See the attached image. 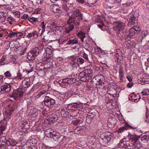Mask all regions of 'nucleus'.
<instances>
[{"label": "nucleus", "mask_w": 149, "mask_h": 149, "mask_svg": "<svg viewBox=\"0 0 149 149\" xmlns=\"http://www.w3.org/2000/svg\"><path fill=\"white\" fill-rule=\"evenodd\" d=\"M82 19V14L79 10L76 9L73 11L72 14L70 16L68 22L73 24L75 26H77L79 24L80 22Z\"/></svg>", "instance_id": "obj_1"}, {"label": "nucleus", "mask_w": 149, "mask_h": 149, "mask_svg": "<svg viewBox=\"0 0 149 149\" xmlns=\"http://www.w3.org/2000/svg\"><path fill=\"white\" fill-rule=\"evenodd\" d=\"M105 82L104 77L101 74L96 75L91 80L93 86L97 88L98 90L102 88V86H104Z\"/></svg>", "instance_id": "obj_2"}, {"label": "nucleus", "mask_w": 149, "mask_h": 149, "mask_svg": "<svg viewBox=\"0 0 149 149\" xmlns=\"http://www.w3.org/2000/svg\"><path fill=\"white\" fill-rule=\"evenodd\" d=\"M50 138H53L55 141H57L61 144L66 143V137L55 131H52V136Z\"/></svg>", "instance_id": "obj_3"}, {"label": "nucleus", "mask_w": 149, "mask_h": 149, "mask_svg": "<svg viewBox=\"0 0 149 149\" xmlns=\"http://www.w3.org/2000/svg\"><path fill=\"white\" fill-rule=\"evenodd\" d=\"M112 134L110 132H106L102 133L100 135L101 141L104 145L107 144L112 138Z\"/></svg>", "instance_id": "obj_4"}, {"label": "nucleus", "mask_w": 149, "mask_h": 149, "mask_svg": "<svg viewBox=\"0 0 149 149\" xmlns=\"http://www.w3.org/2000/svg\"><path fill=\"white\" fill-rule=\"evenodd\" d=\"M118 146H119L120 147L127 149H131L134 146L133 144H132L129 140H127L126 138L122 139L118 144Z\"/></svg>", "instance_id": "obj_5"}, {"label": "nucleus", "mask_w": 149, "mask_h": 149, "mask_svg": "<svg viewBox=\"0 0 149 149\" xmlns=\"http://www.w3.org/2000/svg\"><path fill=\"white\" fill-rule=\"evenodd\" d=\"M8 109L5 111V114L4 115V118L6 120L7 119H10L11 118V116L15 110V106L13 104H10L8 105Z\"/></svg>", "instance_id": "obj_6"}, {"label": "nucleus", "mask_w": 149, "mask_h": 149, "mask_svg": "<svg viewBox=\"0 0 149 149\" xmlns=\"http://www.w3.org/2000/svg\"><path fill=\"white\" fill-rule=\"evenodd\" d=\"M39 50L38 47H35L27 54V58L30 60H33L38 54Z\"/></svg>", "instance_id": "obj_7"}, {"label": "nucleus", "mask_w": 149, "mask_h": 149, "mask_svg": "<svg viewBox=\"0 0 149 149\" xmlns=\"http://www.w3.org/2000/svg\"><path fill=\"white\" fill-rule=\"evenodd\" d=\"M116 24L113 27V29L118 34L121 32L123 33L125 26V24L121 22H119L116 23Z\"/></svg>", "instance_id": "obj_8"}, {"label": "nucleus", "mask_w": 149, "mask_h": 149, "mask_svg": "<svg viewBox=\"0 0 149 149\" xmlns=\"http://www.w3.org/2000/svg\"><path fill=\"white\" fill-rule=\"evenodd\" d=\"M60 81L62 83V86H65L68 85L73 84L76 81V79L72 77L67 78L60 80Z\"/></svg>", "instance_id": "obj_9"}, {"label": "nucleus", "mask_w": 149, "mask_h": 149, "mask_svg": "<svg viewBox=\"0 0 149 149\" xmlns=\"http://www.w3.org/2000/svg\"><path fill=\"white\" fill-rule=\"evenodd\" d=\"M78 78L81 81L86 82L91 79L92 77L91 76H88L83 70L79 74Z\"/></svg>", "instance_id": "obj_10"}, {"label": "nucleus", "mask_w": 149, "mask_h": 149, "mask_svg": "<svg viewBox=\"0 0 149 149\" xmlns=\"http://www.w3.org/2000/svg\"><path fill=\"white\" fill-rule=\"evenodd\" d=\"M22 89V88H18L14 91L13 95L14 99L19 100L23 96V92Z\"/></svg>", "instance_id": "obj_11"}, {"label": "nucleus", "mask_w": 149, "mask_h": 149, "mask_svg": "<svg viewBox=\"0 0 149 149\" xmlns=\"http://www.w3.org/2000/svg\"><path fill=\"white\" fill-rule=\"evenodd\" d=\"M44 102L45 105L48 107L54 105L55 102L54 100L47 96L45 97Z\"/></svg>", "instance_id": "obj_12"}, {"label": "nucleus", "mask_w": 149, "mask_h": 149, "mask_svg": "<svg viewBox=\"0 0 149 149\" xmlns=\"http://www.w3.org/2000/svg\"><path fill=\"white\" fill-rule=\"evenodd\" d=\"M11 90V86L9 84H6L0 87V92L7 93L9 92Z\"/></svg>", "instance_id": "obj_13"}, {"label": "nucleus", "mask_w": 149, "mask_h": 149, "mask_svg": "<svg viewBox=\"0 0 149 149\" xmlns=\"http://www.w3.org/2000/svg\"><path fill=\"white\" fill-rule=\"evenodd\" d=\"M4 141H3L4 143L6 144L8 146H14L17 144V142L15 140L9 138L7 139L5 137H3Z\"/></svg>", "instance_id": "obj_14"}, {"label": "nucleus", "mask_w": 149, "mask_h": 149, "mask_svg": "<svg viewBox=\"0 0 149 149\" xmlns=\"http://www.w3.org/2000/svg\"><path fill=\"white\" fill-rule=\"evenodd\" d=\"M140 138V136H137L134 134L130 135L129 140L134 146L135 144L138 142Z\"/></svg>", "instance_id": "obj_15"}, {"label": "nucleus", "mask_w": 149, "mask_h": 149, "mask_svg": "<svg viewBox=\"0 0 149 149\" xmlns=\"http://www.w3.org/2000/svg\"><path fill=\"white\" fill-rule=\"evenodd\" d=\"M50 10L55 13H61L62 12V10L60 9V7L57 4H54L50 6Z\"/></svg>", "instance_id": "obj_16"}, {"label": "nucleus", "mask_w": 149, "mask_h": 149, "mask_svg": "<svg viewBox=\"0 0 149 149\" xmlns=\"http://www.w3.org/2000/svg\"><path fill=\"white\" fill-rule=\"evenodd\" d=\"M79 104L74 103L68 105L67 108L69 110L75 111L79 108Z\"/></svg>", "instance_id": "obj_17"}, {"label": "nucleus", "mask_w": 149, "mask_h": 149, "mask_svg": "<svg viewBox=\"0 0 149 149\" xmlns=\"http://www.w3.org/2000/svg\"><path fill=\"white\" fill-rule=\"evenodd\" d=\"M67 24L68 25L65 29V33H69L70 31H72L74 29V25L73 24L68 23V20L67 21Z\"/></svg>", "instance_id": "obj_18"}, {"label": "nucleus", "mask_w": 149, "mask_h": 149, "mask_svg": "<svg viewBox=\"0 0 149 149\" xmlns=\"http://www.w3.org/2000/svg\"><path fill=\"white\" fill-rule=\"evenodd\" d=\"M139 97L138 98L139 100H138L136 98V97H137V95L134 94V93L133 94H131L129 96V100L131 101H134L135 102H136L139 100L141 99V97L139 95Z\"/></svg>", "instance_id": "obj_19"}, {"label": "nucleus", "mask_w": 149, "mask_h": 149, "mask_svg": "<svg viewBox=\"0 0 149 149\" xmlns=\"http://www.w3.org/2000/svg\"><path fill=\"white\" fill-rule=\"evenodd\" d=\"M78 40L77 38H75L73 39H70L65 44V45H73L78 43Z\"/></svg>", "instance_id": "obj_20"}, {"label": "nucleus", "mask_w": 149, "mask_h": 149, "mask_svg": "<svg viewBox=\"0 0 149 149\" xmlns=\"http://www.w3.org/2000/svg\"><path fill=\"white\" fill-rule=\"evenodd\" d=\"M137 20L138 17H135L134 15L133 16L130 17L128 22V24L129 25L134 24L136 23H137Z\"/></svg>", "instance_id": "obj_21"}, {"label": "nucleus", "mask_w": 149, "mask_h": 149, "mask_svg": "<svg viewBox=\"0 0 149 149\" xmlns=\"http://www.w3.org/2000/svg\"><path fill=\"white\" fill-rule=\"evenodd\" d=\"M135 29H134V27H133L130 29L129 30V33L128 34L125 35V36H127L128 37L130 38H133V36L135 35L136 32L135 31Z\"/></svg>", "instance_id": "obj_22"}, {"label": "nucleus", "mask_w": 149, "mask_h": 149, "mask_svg": "<svg viewBox=\"0 0 149 149\" xmlns=\"http://www.w3.org/2000/svg\"><path fill=\"white\" fill-rule=\"evenodd\" d=\"M32 36L35 38H37L38 37V32L36 31H33L32 32L29 33L27 36V37L29 38H31Z\"/></svg>", "instance_id": "obj_23"}, {"label": "nucleus", "mask_w": 149, "mask_h": 149, "mask_svg": "<svg viewBox=\"0 0 149 149\" xmlns=\"http://www.w3.org/2000/svg\"><path fill=\"white\" fill-rule=\"evenodd\" d=\"M52 58L53 56H49L44 54L42 58V60L43 61L49 62L51 61Z\"/></svg>", "instance_id": "obj_24"}, {"label": "nucleus", "mask_w": 149, "mask_h": 149, "mask_svg": "<svg viewBox=\"0 0 149 149\" xmlns=\"http://www.w3.org/2000/svg\"><path fill=\"white\" fill-rule=\"evenodd\" d=\"M46 26H47V27H49V25H48L47 22H46L45 23H44V21L41 22V24L40 26L41 27V28H42V34L45 31Z\"/></svg>", "instance_id": "obj_25"}, {"label": "nucleus", "mask_w": 149, "mask_h": 149, "mask_svg": "<svg viewBox=\"0 0 149 149\" xmlns=\"http://www.w3.org/2000/svg\"><path fill=\"white\" fill-rule=\"evenodd\" d=\"M118 3H116L111 4L110 6H108L107 8L108 9H112V10H113L115 9H117L120 6L119 5H118Z\"/></svg>", "instance_id": "obj_26"}, {"label": "nucleus", "mask_w": 149, "mask_h": 149, "mask_svg": "<svg viewBox=\"0 0 149 149\" xmlns=\"http://www.w3.org/2000/svg\"><path fill=\"white\" fill-rule=\"evenodd\" d=\"M48 25H49L50 27L52 29L56 28L57 27L56 23L54 21L49 20L47 22Z\"/></svg>", "instance_id": "obj_27"}, {"label": "nucleus", "mask_w": 149, "mask_h": 149, "mask_svg": "<svg viewBox=\"0 0 149 149\" xmlns=\"http://www.w3.org/2000/svg\"><path fill=\"white\" fill-rule=\"evenodd\" d=\"M123 68L122 67L120 66V67L119 71V77L121 81H123V77L124 74L123 73Z\"/></svg>", "instance_id": "obj_28"}, {"label": "nucleus", "mask_w": 149, "mask_h": 149, "mask_svg": "<svg viewBox=\"0 0 149 149\" xmlns=\"http://www.w3.org/2000/svg\"><path fill=\"white\" fill-rule=\"evenodd\" d=\"M31 82L26 81H23L22 83L23 87L24 88H28L30 86Z\"/></svg>", "instance_id": "obj_29"}, {"label": "nucleus", "mask_w": 149, "mask_h": 149, "mask_svg": "<svg viewBox=\"0 0 149 149\" xmlns=\"http://www.w3.org/2000/svg\"><path fill=\"white\" fill-rule=\"evenodd\" d=\"M141 141L143 143H146L149 141V135H145L141 139Z\"/></svg>", "instance_id": "obj_30"}, {"label": "nucleus", "mask_w": 149, "mask_h": 149, "mask_svg": "<svg viewBox=\"0 0 149 149\" xmlns=\"http://www.w3.org/2000/svg\"><path fill=\"white\" fill-rule=\"evenodd\" d=\"M46 54H45L49 56H53V54L54 52L52 50L49 48H47L46 49L45 51Z\"/></svg>", "instance_id": "obj_31"}, {"label": "nucleus", "mask_w": 149, "mask_h": 149, "mask_svg": "<svg viewBox=\"0 0 149 149\" xmlns=\"http://www.w3.org/2000/svg\"><path fill=\"white\" fill-rule=\"evenodd\" d=\"M134 146L135 149H145V148L144 147H143L142 144L137 142Z\"/></svg>", "instance_id": "obj_32"}, {"label": "nucleus", "mask_w": 149, "mask_h": 149, "mask_svg": "<svg viewBox=\"0 0 149 149\" xmlns=\"http://www.w3.org/2000/svg\"><path fill=\"white\" fill-rule=\"evenodd\" d=\"M52 131L50 129H48L46 130L45 131V134L49 138H51L52 136Z\"/></svg>", "instance_id": "obj_33"}, {"label": "nucleus", "mask_w": 149, "mask_h": 149, "mask_svg": "<svg viewBox=\"0 0 149 149\" xmlns=\"http://www.w3.org/2000/svg\"><path fill=\"white\" fill-rule=\"evenodd\" d=\"M84 71L88 76H91L92 77V74L93 73V71L92 69L91 68L87 69Z\"/></svg>", "instance_id": "obj_34"}, {"label": "nucleus", "mask_w": 149, "mask_h": 149, "mask_svg": "<svg viewBox=\"0 0 149 149\" xmlns=\"http://www.w3.org/2000/svg\"><path fill=\"white\" fill-rule=\"evenodd\" d=\"M37 142V140L35 139H32L30 140L29 141L31 145L32 146H35V145L36 144Z\"/></svg>", "instance_id": "obj_35"}, {"label": "nucleus", "mask_w": 149, "mask_h": 149, "mask_svg": "<svg viewBox=\"0 0 149 149\" xmlns=\"http://www.w3.org/2000/svg\"><path fill=\"white\" fill-rule=\"evenodd\" d=\"M4 75L6 77L9 79L12 78V74L10 72L8 71H6L4 73Z\"/></svg>", "instance_id": "obj_36"}, {"label": "nucleus", "mask_w": 149, "mask_h": 149, "mask_svg": "<svg viewBox=\"0 0 149 149\" xmlns=\"http://www.w3.org/2000/svg\"><path fill=\"white\" fill-rule=\"evenodd\" d=\"M107 2L110 4H113L116 3H119L120 0H106Z\"/></svg>", "instance_id": "obj_37"}, {"label": "nucleus", "mask_w": 149, "mask_h": 149, "mask_svg": "<svg viewBox=\"0 0 149 149\" xmlns=\"http://www.w3.org/2000/svg\"><path fill=\"white\" fill-rule=\"evenodd\" d=\"M7 17L5 15L0 14V22H4L6 20Z\"/></svg>", "instance_id": "obj_38"}, {"label": "nucleus", "mask_w": 149, "mask_h": 149, "mask_svg": "<svg viewBox=\"0 0 149 149\" xmlns=\"http://www.w3.org/2000/svg\"><path fill=\"white\" fill-rule=\"evenodd\" d=\"M141 35L144 38L149 36V32L148 31L145 30L142 31Z\"/></svg>", "instance_id": "obj_39"}, {"label": "nucleus", "mask_w": 149, "mask_h": 149, "mask_svg": "<svg viewBox=\"0 0 149 149\" xmlns=\"http://www.w3.org/2000/svg\"><path fill=\"white\" fill-rule=\"evenodd\" d=\"M93 119V117H91V115H88L86 118V121L88 123H90Z\"/></svg>", "instance_id": "obj_40"}, {"label": "nucleus", "mask_w": 149, "mask_h": 149, "mask_svg": "<svg viewBox=\"0 0 149 149\" xmlns=\"http://www.w3.org/2000/svg\"><path fill=\"white\" fill-rule=\"evenodd\" d=\"M116 56L117 59L121 60L123 59V56H122V54L121 52H120L119 53H116Z\"/></svg>", "instance_id": "obj_41"}, {"label": "nucleus", "mask_w": 149, "mask_h": 149, "mask_svg": "<svg viewBox=\"0 0 149 149\" xmlns=\"http://www.w3.org/2000/svg\"><path fill=\"white\" fill-rule=\"evenodd\" d=\"M50 116L53 118L52 120H53V121H54V122L55 121H56L58 119V116L54 114L50 115Z\"/></svg>", "instance_id": "obj_42"}, {"label": "nucleus", "mask_w": 149, "mask_h": 149, "mask_svg": "<svg viewBox=\"0 0 149 149\" xmlns=\"http://www.w3.org/2000/svg\"><path fill=\"white\" fill-rule=\"evenodd\" d=\"M133 4V2L132 1H127L126 3L123 4L124 6H131Z\"/></svg>", "instance_id": "obj_43"}, {"label": "nucleus", "mask_w": 149, "mask_h": 149, "mask_svg": "<svg viewBox=\"0 0 149 149\" xmlns=\"http://www.w3.org/2000/svg\"><path fill=\"white\" fill-rule=\"evenodd\" d=\"M127 129V127L124 126L123 127H121L117 130V132L118 133H121L123 132L124 130H126Z\"/></svg>", "instance_id": "obj_44"}, {"label": "nucleus", "mask_w": 149, "mask_h": 149, "mask_svg": "<svg viewBox=\"0 0 149 149\" xmlns=\"http://www.w3.org/2000/svg\"><path fill=\"white\" fill-rule=\"evenodd\" d=\"M6 126L5 125H2L0 127V134H2L3 132L5 130Z\"/></svg>", "instance_id": "obj_45"}, {"label": "nucleus", "mask_w": 149, "mask_h": 149, "mask_svg": "<svg viewBox=\"0 0 149 149\" xmlns=\"http://www.w3.org/2000/svg\"><path fill=\"white\" fill-rule=\"evenodd\" d=\"M42 9L40 8H38L35 9L33 13V14H37L38 13H40L41 12V11Z\"/></svg>", "instance_id": "obj_46"}, {"label": "nucleus", "mask_w": 149, "mask_h": 149, "mask_svg": "<svg viewBox=\"0 0 149 149\" xmlns=\"http://www.w3.org/2000/svg\"><path fill=\"white\" fill-rule=\"evenodd\" d=\"M15 19H13V18L10 17H8L7 19V21H8L9 23L10 24H12L13 22H15Z\"/></svg>", "instance_id": "obj_47"}, {"label": "nucleus", "mask_w": 149, "mask_h": 149, "mask_svg": "<svg viewBox=\"0 0 149 149\" xmlns=\"http://www.w3.org/2000/svg\"><path fill=\"white\" fill-rule=\"evenodd\" d=\"M78 36L80 37V38L83 37L84 38L85 37V34L84 32H79L77 34Z\"/></svg>", "instance_id": "obj_48"}, {"label": "nucleus", "mask_w": 149, "mask_h": 149, "mask_svg": "<svg viewBox=\"0 0 149 149\" xmlns=\"http://www.w3.org/2000/svg\"><path fill=\"white\" fill-rule=\"evenodd\" d=\"M29 21L32 23L37 22L38 20L36 18L34 17L30 18L29 19Z\"/></svg>", "instance_id": "obj_49"}, {"label": "nucleus", "mask_w": 149, "mask_h": 149, "mask_svg": "<svg viewBox=\"0 0 149 149\" xmlns=\"http://www.w3.org/2000/svg\"><path fill=\"white\" fill-rule=\"evenodd\" d=\"M149 91L146 89V90H143L142 92L141 93L143 94V95H147L148 94H149V92H149Z\"/></svg>", "instance_id": "obj_50"}, {"label": "nucleus", "mask_w": 149, "mask_h": 149, "mask_svg": "<svg viewBox=\"0 0 149 149\" xmlns=\"http://www.w3.org/2000/svg\"><path fill=\"white\" fill-rule=\"evenodd\" d=\"M125 125L127 126V127H128L129 128L132 129L133 130H134L135 129H136L137 127H132L130 125H129L127 122H125Z\"/></svg>", "instance_id": "obj_51"}, {"label": "nucleus", "mask_w": 149, "mask_h": 149, "mask_svg": "<svg viewBox=\"0 0 149 149\" xmlns=\"http://www.w3.org/2000/svg\"><path fill=\"white\" fill-rule=\"evenodd\" d=\"M52 118L50 116V115L48 116H47V119L48 121H49V123H53L54 122V121H53V120H52Z\"/></svg>", "instance_id": "obj_52"}, {"label": "nucleus", "mask_w": 149, "mask_h": 149, "mask_svg": "<svg viewBox=\"0 0 149 149\" xmlns=\"http://www.w3.org/2000/svg\"><path fill=\"white\" fill-rule=\"evenodd\" d=\"M68 40V39L63 40H60L58 41V42L59 43V44H65Z\"/></svg>", "instance_id": "obj_53"}, {"label": "nucleus", "mask_w": 149, "mask_h": 149, "mask_svg": "<svg viewBox=\"0 0 149 149\" xmlns=\"http://www.w3.org/2000/svg\"><path fill=\"white\" fill-rule=\"evenodd\" d=\"M16 32H11L8 35V36L12 38L14 36L16 35Z\"/></svg>", "instance_id": "obj_54"}, {"label": "nucleus", "mask_w": 149, "mask_h": 149, "mask_svg": "<svg viewBox=\"0 0 149 149\" xmlns=\"http://www.w3.org/2000/svg\"><path fill=\"white\" fill-rule=\"evenodd\" d=\"M78 60L79 64H82L84 62V60L81 57L78 58Z\"/></svg>", "instance_id": "obj_55"}, {"label": "nucleus", "mask_w": 149, "mask_h": 149, "mask_svg": "<svg viewBox=\"0 0 149 149\" xmlns=\"http://www.w3.org/2000/svg\"><path fill=\"white\" fill-rule=\"evenodd\" d=\"M109 123L111 124L112 126H114L116 123H115V120H108Z\"/></svg>", "instance_id": "obj_56"}, {"label": "nucleus", "mask_w": 149, "mask_h": 149, "mask_svg": "<svg viewBox=\"0 0 149 149\" xmlns=\"http://www.w3.org/2000/svg\"><path fill=\"white\" fill-rule=\"evenodd\" d=\"M144 38V37H143V36H142L141 35H140V36H139V37L138 39V41L140 42H142V40Z\"/></svg>", "instance_id": "obj_57"}, {"label": "nucleus", "mask_w": 149, "mask_h": 149, "mask_svg": "<svg viewBox=\"0 0 149 149\" xmlns=\"http://www.w3.org/2000/svg\"><path fill=\"white\" fill-rule=\"evenodd\" d=\"M80 130L79 128L78 127L75 130L74 132L75 134H78L80 132Z\"/></svg>", "instance_id": "obj_58"}, {"label": "nucleus", "mask_w": 149, "mask_h": 149, "mask_svg": "<svg viewBox=\"0 0 149 149\" xmlns=\"http://www.w3.org/2000/svg\"><path fill=\"white\" fill-rule=\"evenodd\" d=\"M76 1L81 4H83L86 2L85 0H76Z\"/></svg>", "instance_id": "obj_59"}, {"label": "nucleus", "mask_w": 149, "mask_h": 149, "mask_svg": "<svg viewBox=\"0 0 149 149\" xmlns=\"http://www.w3.org/2000/svg\"><path fill=\"white\" fill-rule=\"evenodd\" d=\"M97 0H88L90 4H93L96 2Z\"/></svg>", "instance_id": "obj_60"}, {"label": "nucleus", "mask_w": 149, "mask_h": 149, "mask_svg": "<svg viewBox=\"0 0 149 149\" xmlns=\"http://www.w3.org/2000/svg\"><path fill=\"white\" fill-rule=\"evenodd\" d=\"M17 77L19 79H21L22 78V74L19 72L17 74Z\"/></svg>", "instance_id": "obj_61"}, {"label": "nucleus", "mask_w": 149, "mask_h": 149, "mask_svg": "<svg viewBox=\"0 0 149 149\" xmlns=\"http://www.w3.org/2000/svg\"><path fill=\"white\" fill-rule=\"evenodd\" d=\"M70 64L72 66V67L74 68H76L77 67V64L74 63L73 61H71L70 63Z\"/></svg>", "instance_id": "obj_62"}, {"label": "nucleus", "mask_w": 149, "mask_h": 149, "mask_svg": "<svg viewBox=\"0 0 149 149\" xmlns=\"http://www.w3.org/2000/svg\"><path fill=\"white\" fill-rule=\"evenodd\" d=\"M133 83L132 82H130L127 84V87L129 88H131L133 86Z\"/></svg>", "instance_id": "obj_63"}, {"label": "nucleus", "mask_w": 149, "mask_h": 149, "mask_svg": "<svg viewBox=\"0 0 149 149\" xmlns=\"http://www.w3.org/2000/svg\"><path fill=\"white\" fill-rule=\"evenodd\" d=\"M0 146L1 149H6L7 146L4 144H1Z\"/></svg>", "instance_id": "obj_64"}]
</instances>
